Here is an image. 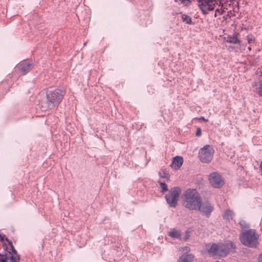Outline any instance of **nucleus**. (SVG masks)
<instances>
[{
    "label": "nucleus",
    "mask_w": 262,
    "mask_h": 262,
    "mask_svg": "<svg viewBox=\"0 0 262 262\" xmlns=\"http://www.w3.org/2000/svg\"><path fill=\"white\" fill-rule=\"evenodd\" d=\"M184 205L187 208L196 210L200 208L201 198L195 189H187L184 192Z\"/></svg>",
    "instance_id": "obj_1"
},
{
    "label": "nucleus",
    "mask_w": 262,
    "mask_h": 262,
    "mask_svg": "<svg viewBox=\"0 0 262 262\" xmlns=\"http://www.w3.org/2000/svg\"><path fill=\"white\" fill-rule=\"evenodd\" d=\"M235 249V245L231 242L225 244H213L210 247L209 252L213 256H226L232 249Z\"/></svg>",
    "instance_id": "obj_2"
},
{
    "label": "nucleus",
    "mask_w": 262,
    "mask_h": 262,
    "mask_svg": "<svg viewBox=\"0 0 262 262\" xmlns=\"http://www.w3.org/2000/svg\"><path fill=\"white\" fill-rule=\"evenodd\" d=\"M258 235L253 229H249L242 232L239 236L241 242L246 246L255 248L258 244Z\"/></svg>",
    "instance_id": "obj_3"
},
{
    "label": "nucleus",
    "mask_w": 262,
    "mask_h": 262,
    "mask_svg": "<svg viewBox=\"0 0 262 262\" xmlns=\"http://www.w3.org/2000/svg\"><path fill=\"white\" fill-rule=\"evenodd\" d=\"M64 95V91L59 89L47 92L46 95L47 108L51 109L58 105Z\"/></svg>",
    "instance_id": "obj_4"
},
{
    "label": "nucleus",
    "mask_w": 262,
    "mask_h": 262,
    "mask_svg": "<svg viewBox=\"0 0 262 262\" xmlns=\"http://www.w3.org/2000/svg\"><path fill=\"white\" fill-rule=\"evenodd\" d=\"M6 241L8 242L9 245L12 249V252L5 251L4 253H0V262H17L20 259L19 255L17 254L16 250L13 246L12 243L8 238Z\"/></svg>",
    "instance_id": "obj_5"
},
{
    "label": "nucleus",
    "mask_w": 262,
    "mask_h": 262,
    "mask_svg": "<svg viewBox=\"0 0 262 262\" xmlns=\"http://www.w3.org/2000/svg\"><path fill=\"white\" fill-rule=\"evenodd\" d=\"M214 153L213 147L210 145H206L199 150V158L202 163H208L212 160Z\"/></svg>",
    "instance_id": "obj_6"
},
{
    "label": "nucleus",
    "mask_w": 262,
    "mask_h": 262,
    "mask_svg": "<svg viewBox=\"0 0 262 262\" xmlns=\"http://www.w3.org/2000/svg\"><path fill=\"white\" fill-rule=\"evenodd\" d=\"M199 6L204 14L213 10L216 6H223L222 0H198Z\"/></svg>",
    "instance_id": "obj_7"
},
{
    "label": "nucleus",
    "mask_w": 262,
    "mask_h": 262,
    "mask_svg": "<svg viewBox=\"0 0 262 262\" xmlns=\"http://www.w3.org/2000/svg\"><path fill=\"white\" fill-rule=\"evenodd\" d=\"M181 192V189L178 187L171 188L167 194L165 195V199L167 204L171 207H176Z\"/></svg>",
    "instance_id": "obj_8"
},
{
    "label": "nucleus",
    "mask_w": 262,
    "mask_h": 262,
    "mask_svg": "<svg viewBox=\"0 0 262 262\" xmlns=\"http://www.w3.org/2000/svg\"><path fill=\"white\" fill-rule=\"evenodd\" d=\"M209 180L211 185L215 188H220L224 184V181L221 175L216 172L211 173L209 174Z\"/></svg>",
    "instance_id": "obj_9"
},
{
    "label": "nucleus",
    "mask_w": 262,
    "mask_h": 262,
    "mask_svg": "<svg viewBox=\"0 0 262 262\" xmlns=\"http://www.w3.org/2000/svg\"><path fill=\"white\" fill-rule=\"evenodd\" d=\"M197 209L202 211L207 216H209L213 210V207L210 203L206 202L203 203V204H201L200 208Z\"/></svg>",
    "instance_id": "obj_10"
},
{
    "label": "nucleus",
    "mask_w": 262,
    "mask_h": 262,
    "mask_svg": "<svg viewBox=\"0 0 262 262\" xmlns=\"http://www.w3.org/2000/svg\"><path fill=\"white\" fill-rule=\"evenodd\" d=\"M259 81H255L252 84L253 91L262 97V73Z\"/></svg>",
    "instance_id": "obj_11"
},
{
    "label": "nucleus",
    "mask_w": 262,
    "mask_h": 262,
    "mask_svg": "<svg viewBox=\"0 0 262 262\" xmlns=\"http://www.w3.org/2000/svg\"><path fill=\"white\" fill-rule=\"evenodd\" d=\"M183 159L182 157L176 156L173 159L172 162L171 164V168L174 169H179L182 165Z\"/></svg>",
    "instance_id": "obj_12"
},
{
    "label": "nucleus",
    "mask_w": 262,
    "mask_h": 262,
    "mask_svg": "<svg viewBox=\"0 0 262 262\" xmlns=\"http://www.w3.org/2000/svg\"><path fill=\"white\" fill-rule=\"evenodd\" d=\"M33 65L32 63H30L29 62H23L18 67L20 73L22 74H25L31 69Z\"/></svg>",
    "instance_id": "obj_13"
},
{
    "label": "nucleus",
    "mask_w": 262,
    "mask_h": 262,
    "mask_svg": "<svg viewBox=\"0 0 262 262\" xmlns=\"http://www.w3.org/2000/svg\"><path fill=\"white\" fill-rule=\"evenodd\" d=\"M194 256L192 254H184L180 256L177 260V262H193Z\"/></svg>",
    "instance_id": "obj_14"
},
{
    "label": "nucleus",
    "mask_w": 262,
    "mask_h": 262,
    "mask_svg": "<svg viewBox=\"0 0 262 262\" xmlns=\"http://www.w3.org/2000/svg\"><path fill=\"white\" fill-rule=\"evenodd\" d=\"M168 235L171 238H180L181 237V232L180 231L173 228L168 232Z\"/></svg>",
    "instance_id": "obj_15"
},
{
    "label": "nucleus",
    "mask_w": 262,
    "mask_h": 262,
    "mask_svg": "<svg viewBox=\"0 0 262 262\" xmlns=\"http://www.w3.org/2000/svg\"><path fill=\"white\" fill-rule=\"evenodd\" d=\"M233 216V212L229 209L226 210L223 214L224 219L228 221L232 220Z\"/></svg>",
    "instance_id": "obj_16"
},
{
    "label": "nucleus",
    "mask_w": 262,
    "mask_h": 262,
    "mask_svg": "<svg viewBox=\"0 0 262 262\" xmlns=\"http://www.w3.org/2000/svg\"><path fill=\"white\" fill-rule=\"evenodd\" d=\"M226 41L233 44H237L239 42V40L236 35L228 36L227 38Z\"/></svg>",
    "instance_id": "obj_17"
},
{
    "label": "nucleus",
    "mask_w": 262,
    "mask_h": 262,
    "mask_svg": "<svg viewBox=\"0 0 262 262\" xmlns=\"http://www.w3.org/2000/svg\"><path fill=\"white\" fill-rule=\"evenodd\" d=\"M182 19L183 21L186 22V23L187 24H191L192 23L191 17L185 14L182 15Z\"/></svg>",
    "instance_id": "obj_18"
},
{
    "label": "nucleus",
    "mask_w": 262,
    "mask_h": 262,
    "mask_svg": "<svg viewBox=\"0 0 262 262\" xmlns=\"http://www.w3.org/2000/svg\"><path fill=\"white\" fill-rule=\"evenodd\" d=\"M179 4L183 5V6H187L190 3V0H174Z\"/></svg>",
    "instance_id": "obj_19"
},
{
    "label": "nucleus",
    "mask_w": 262,
    "mask_h": 262,
    "mask_svg": "<svg viewBox=\"0 0 262 262\" xmlns=\"http://www.w3.org/2000/svg\"><path fill=\"white\" fill-rule=\"evenodd\" d=\"M162 192H165L167 190V186L165 183L159 182Z\"/></svg>",
    "instance_id": "obj_20"
},
{
    "label": "nucleus",
    "mask_w": 262,
    "mask_h": 262,
    "mask_svg": "<svg viewBox=\"0 0 262 262\" xmlns=\"http://www.w3.org/2000/svg\"><path fill=\"white\" fill-rule=\"evenodd\" d=\"M160 176L161 178L168 179L169 178V173L166 171H163L160 172Z\"/></svg>",
    "instance_id": "obj_21"
},
{
    "label": "nucleus",
    "mask_w": 262,
    "mask_h": 262,
    "mask_svg": "<svg viewBox=\"0 0 262 262\" xmlns=\"http://www.w3.org/2000/svg\"><path fill=\"white\" fill-rule=\"evenodd\" d=\"M239 224L242 229L249 228V226L247 224L245 221L243 220H241L239 222Z\"/></svg>",
    "instance_id": "obj_22"
},
{
    "label": "nucleus",
    "mask_w": 262,
    "mask_h": 262,
    "mask_svg": "<svg viewBox=\"0 0 262 262\" xmlns=\"http://www.w3.org/2000/svg\"><path fill=\"white\" fill-rule=\"evenodd\" d=\"M247 39L248 43H251L253 41L254 37L251 34H249L247 36Z\"/></svg>",
    "instance_id": "obj_23"
},
{
    "label": "nucleus",
    "mask_w": 262,
    "mask_h": 262,
    "mask_svg": "<svg viewBox=\"0 0 262 262\" xmlns=\"http://www.w3.org/2000/svg\"><path fill=\"white\" fill-rule=\"evenodd\" d=\"M201 129L200 128H198L196 130L195 135L196 136H200L201 135Z\"/></svg>",
    "instance_id": "obj_24"
},
{
    "label": "nucleus",
    "mask_w": 262,
    "mask_h": 262,
    "mask_svg": "<svg viewBox=\"0 0 262 262\" xmlns=\"http://www.w3.org/2000/svg\"><path fill=\"white\" fill-rule=\"evenodd\" d=\"M215 10H216V13H219V15L222 14V13L224 12V10H223L222 9H220L217 8Z\"/></svg>",
    "instance_id": "obj_25"
},
{
    "label": "nucleus",
    "mask_w": 262,
    "mask_h": 262,
    "mask_svg": "<svg viewBox=\"0 0 262 262\" xmlns=\"http://www.w3.org/2000/svg\"><path fill=\"white\" fill-rule=\"evenodd\" d=\"M182 249L183 251H185L186 253H187L188 252H189L190 251V248L188 247H183V248H182Z\"/></svg>",
    "instance_id": "obj_26"
},
{
    "label": "nucleus",
    "mask_w": 262,
    "mask_h": 262,
    "mask_svg": "<svg viewBox=\"0 0 262 262\" xmlns=\"http://www.w3.org/2000/svg\"><path fill=\"white\" fill-rule=\"evenodd\" d=\"M5 235H2V234H0V241L1 242H4L5 240ZM5 239H6V238H5Z\"/></svg>",
    "instance_id": "obj_27"
},
{
    "label": "nucleus",
    "mask_w": 262,
    "mask_h": 262,
    "mask_svg": "<svg viewBox=\"0 0 262 262\" xmlns=\"http://www.w3.org/2000/svg\"><path fill=\"white\" fill-rule=\"evenodd\" d=\"M258 260L259 262H262V253H260L258 257Z\"/></svg>",
    "instance_id": "obj_28"
},
{
    "label": "nucleus",
    "mask_w": 262,
    "mask_h": 262,
    "mask_svg": "<svg viewBox=\"0 0 262 262\" xmlns=\"http://www.w3.org/2000/svg\"><path fill=\"white\" fill-rule=\"evenodd\" d=\"M199 120H203L204 121H206V122L207 121V120L205 119V118L204 117H202V116L200 117V118H199Z\"/></svg>",
    "instance_id": "obj_29"
},
{
    "label": "nucleus",
    "mask_w": 262,
    "mask_h": 262,
    "mask_svg": "<svg viewBox=\"0 0 262 262\" xmlns=\"http://www.w3.org/2000/svg\"><path fill=\"white\" fill-rule=\"evenodd\" d=\"M217 15V13H216V12H215V13H214V16L216 17Z\"/></svg>",
    "instance_id": "obj_30"
},
{
    "label": "nucleus",
    "mask_w": 262,
    "mask_h": 262,
    "mask_svg": "<svg viewBox=\"0 0 262 262\" xmlns=\"http://www.w3.org/2000/svg\"><path fill=\"white\" fill-rule=\"evenodd\" d=\"M248 50H251V47H249L248 48Z\"/></svg>",
    "instance_id": "obj_31"
},
{
    "label": "nucleus",
    "mask_w": 262,
    "mask_h": 262,
    "mask_svg": "<svg viewBox=\"0 0 262 262\" xmlns=\"http://www.w3.org/2000/svg\"><path fill=\"white\" fill-rule=\"evenodd\" d=\"M261 231H262V228L261 229Z\"/></svg>",
    "instance_id": "obj_32"
}]
</instances>
